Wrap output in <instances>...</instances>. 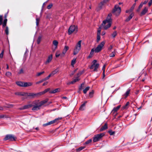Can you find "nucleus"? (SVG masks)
<instances>
[{
	"instance_id": "6e6d98bb",
	"label": "nucleus",
	"mask_w": 152,
	"mask_h": 152,
	"mask_svg": "<svg viewBox=\"0 0 152 152\" xmlns=\"http://www.w3.org/2000/svg\"><path fill=\"white\" fill-rule=\"evenodd\" d=\"M39 18H36V23L37 26H38L39 24Z\"/></svg>"
},
{
	"instance_id": "423d86ee",
	"label": "nucleus",
	"mask_w": 152,
	"mask_h": 152,
	"mask_svg": "<svg viewBox=\"0 0 152 152\" xmlns=\"http://www.w3.org/2000/svg\"><path fill=\"white\" fill-rule=\"evenodd\" d=\"M111 25V23L104 20L101 24V27L104 30H107L110 28Z\"/></svg>"
},
{
	"instance_id": "c03bdc74",
	"label": "nucleus",
	"mask_w": 152,
	"mask_h": 152,
	"mask_svg": "<svg viewBox=\"0 0 152 152\" xmlns=\"http://www.w3.org/2000/svg\"><path fill=\"white\" fill-rule=\"evenodd\" d=\"M85 147H81L77 149V151H80L85 148Z\"/></svg>"
},
{
	"instance_id": "ea45409f",
	"label": "nucleus",
	"mask_w": 152,
	"mask_h": 152,
	"mask_svg": "<svg viewBox=\"0 0 152 152\" xmlns=\"http://www.w3.org/2000/svg\"><path fill=\"white\" fill-rule=\"evenodd\" d=\"M130 91V89H128L126 91V93L124 95L126 97H127L129 94Z\"/></svg>"
},
{
	"instance_id": "cd10ccee",
	"label": "nucleus",
	"mask_w": 152,
	"mask_h": 152,
	"mask_svg": "<svg viewBox=\"0 0 152 152\" xmlns=\"http://www.w3.org/2000/svg\"><path fill=\"white\" fill-rule=\"evenodd\" d=\"M116 50H115L114 51L112 52L111 54L109 55V56L110 57H114L115 56V54L116 53Z\"/></svg>"
},
{
	"instance_id": "4468645a",
	"label": "nucleus",
	"mask_w": 152,
	"mask_h": 152,
	"mask_svg": "<svg viewBox=\"0 0 152 152\" xmlns=\"http://www.w3.org/2000/svg\"><path fill=\"white\" fill-rule=\"evenodd\" d=\"M134 15V13L132 12L130 15L125 20L126 22H128L133 17Z\"/></svg>"
},
{
	"instance_id": "c9c22d12",
	"label": "nucleus",
	"mask_w": 152,
	"mask_h": 152,
	"mask_svg": "<svg viewBox=\"0 0 152 152\" xmlns=\"http://www.w3.org/2000/svg\"><path fill=\"white\" fill-rule=\"evenodd\" d=\"M136 3H134L132 6L130 8V12H132L133 10H134V7L136 5Z\"/></svg>"
},
{
	"instance_id": "603ef678",
	"label": "nucleus",
	"mask_w": 152,
	"mask_h": 152,
	"mask_svg": "<svg viewBox=\"0 0 152 152\" xmlns=\"http://www.w3.org/2000/svg\"><path fill=\"white\" fill-rule=\"evenodd\" d=\"M109 0H103L101 2V4H102L103 3L104 4L108 2Z\"/></svg>"
},
{
	"instance_id": "a19ab883",
	"label": "nucleus",
	"mask_w": 152,
	"mask_h": 152,
	"mask_svg": "<svg viewBox=\"0 0 152 152\" xmlns=\"http://www.w3.org/2000/svg\"><path fill=\"white\" fill-rule=\"evenodd\" d=\"M92 141V140L91 139H90L88 140L86 142H85V144L86 145L90 143H91Z\"/></svg>"
},
{
	"instance_id": "1a4fd4ad",
	"label": "nucleus",
	"mask_w": 152,
	"mask_h": 152,
	"mask_svg": "<svg viewBox=\"0 0 152 152\" xmlns=\"http://www.w3.org/2000/svg\"><path fill=\"white\" fill-rule=\"evenodd\" d=\"M16 138L13 135L11 134H8L4 138V140H9L10 141H12L15 140Z\"/></svg>"
},
{
	"instance_id": "f257e3e1",
	"label": "nucleus",
	"mask_w": 152,
	"mask_h": 152,
	"mask_svg": "<svg viewBox=\"0 0 152 152\" xmlns=\"http://www.w3.org/2000/svg\"><path fill=\"white\" fill-rule=\"evenodd\" d=\"M32 109L33 110H37L40 109L41 107L39 101V100H35L31 102Z\"/></svg>"
},
{
	"instance_id": "bb28decb",
	"label": "nucleus",
	"mask_w": 152,
	"mask_h": 152,
	"mask_svg": "<svg viewBox=\"0 0 152 152\" xmlns=\"http://www.w3.org/2000/svg\"><path fill=\"white\" fill-rule=\"evenodd\" d=\"M28 96L34 98L36 96V94L33 93H29Z\"/></svg>"
},
{
	"instance_id": "f704fd0d",
	"label": "nucleus",
	"mask_w": 152,
	"mask_h": 152,
	"mask_svg": "<svg viewBox=\"0 0 152 152\" xmlns=\"http://www.w3.org/2000/svg\"><path fill=\"white\" fill-rule=\"evenodd\" d=\"M79 79L78 77H77L75 79H74L73 80L71 81V83L72 84H73L75 82L79 81Z\"/></svg>"
},
{
	"instance_id": "37998d69",
	"label": "nucleus",
	"mask_w": 152,
	"mask_h": 152,
	"mask_svg": "<svg viewBox=\"0 0 152 152\" xmlns=\"http://www.w3.org/2000/svg\"><path fill=\"white\" fill-rule=\"evenodd\" d=\"M94 93V91L93 90H92L91 92L89 93V96L91 98L92 97Z\"/></svg>"
},
{
	"instance_id": "e433bc0d",
	"label": "nucleus",
	"mask_w": 152,
	"mask_h": 152,
	"mask_svg": "<svg viewBox=\"0 0 152 152\" xmlns=\"http://www.w3.org/2000/svg\"><path fill=\"white\" fill-rule=\"evenodd\" d=\"M61 54L60 53L59 51H57L56 53V57L58 58L59 56H61Z\"/></svg>"
},
{
	"instance_id": "864d4df0",
	"label": "nucleus",
	"mask_w": 152,
	"mask_h": 152,
	"mask_svg": "<svg viewBox=\"0 0 152 152\" xmlns=\"http://www.w3.org/2000/svg\"><path fill=\"white\" fill-rule=\"evenodd\" d=\"M6 75L8 77L10 76L11 75V73L10 72H8L6 73Z\"/></svg>"
},
{
	"instance_id": "bf43d9fd",
	"label": "nucleus",
	"mask_w": 152,
	"mask_h": 152,
	"mask_svg": "<svg viewBox=\"0 0 152 152\" xmlns=\"http://www.w3.org/2000/svg\"><path fill=\"white\" fill-rule=\"evenodd\" d=\"M52 6L53 4H51L48 6L47 7V8L48 9H50L52 7Z\"/></svg>"
},
{
	"instance_id": "b1692460",
	"label": "nucleus",
	"mask_w": 152,
	"mask_h": 152,
	"mask_svg": "<svg viewBox=\"0 0 152 152\" xmlns=\"http://www.w3.org/2000/svg\"><path fill=\"white\" fill-rule=\"evenodd\" d=\"M16 84L18 85L19 86L24 87V82H20V81H18V82H16Z\"/></svg>"
},
{
	"instance_id": "2eb2a0df",
	"label": "nucleus",
	"mask_w": 152,
	"mask_h": 152,
	"mask_svg": "<svg viewBox=\"0 0 152 152\" xmlns=\"http://www.w3.org/2000/svg\"><path fill=\"white\" fill-rule=\"evenodd\" d=\"M60 89L59 88H57L54 90L50 91H49L50 94H55L60 91Z\"/></svg>"
},
{
	"instance_id": "5701e85b",
	"label": "nucleus",
	"mask_w": 152,
	"mask_h": 152,
	"mask_svg": "<svg viewBox=\"0 0 152 152\" xmlns=\"http://www.w3.org/2000/svg\"><path fill=\"white\" fill-rule=\"evenodd\" d=\"M54 123H55L54 122V121L53 120V121H51L47 123L43 124V126H46L48 125H50V124H54Z\"/></svg>"
},
{
	"instance_id": "393cba45",
	"label": "nucleus",
	"mask_w": 152,
	"mask_h": 152,
	"mask_svg": "<svg viewBox=\"0 0 152 152\" xmlns=\"http://www.w3.org/2000/svg\"><path fill=\"white\" fill-rule=\"evenodd\" d=\"M48 101V99H46L44 100H42L41 101L39 102V103L41 106L42 105H43L45 104Z\"/></svg>"
},
{
	"instance_id": "9d476101",
	"label": "nucleus",
	"mask_w": 152,
	"mask_h": 152,
	"mask_svg": "<svg viewBox=\"0 0 152 152\" xmlns=\"http://www.w3.org/2000/svg\"><path fill=\"white\" fill-rule=\"evenodd\" d=\"M69 49V47L68 46L65 45L64 46L62 53L61 54V57H63L64 56L65 54L66 53V51L68 50Z\"/></svg>"
},
{
	"instance_id": "4c0bfd02",
	"label": "nucleus",
	"mask_w": 152,
	"mask_h": 152,
	"mask_svg": "<svg viewBox=\"0 0 152 152\" xmlns=\"http://www.w3.org/2000/svg\"><path fill=\"white\" fill-rule=\"evenodd\" d=\"M42 37L41 36H39L37 40V42L38 44H39L41 41Z\"/></svg>"
},
{
	"instance_id": "6ab92c4d",
	"label": "nucleus",
	"mask_w": 152,
	"mask_h": 152,
	"mask_svg": "<svg viewBox=\"0 0 152 152\" xmlns=\"http://www.w3.org/2000/svg\"><path fill=\"white\" fill-rule=\"evenodd\" d=\"M33 84V83H32L31 82H24V87H28L29 86H31Z\"/></svg>"
},
{
	"instance_id": "f03ea898",
	"label": "nucleus",
	"mask_w": 152,
	"mask_h": 152,
	"mask_svg": "<svg viewBox=\"0 0 152 152\" xmlns=\"http://www.w3.org/2000/svg\"><path fill=\"white\" fill-rule=\"evenodd\" d=\"M82 40L79 41L76 44L74 49L73 50V54L76 55L78 53L81 48V43Z\"/></svg>"
},
{
	"instance_id": "338daca9",
	"label": "nucleus",
	"mask_w": 152,
	"mask_h": 152,
	"mask_svg": "<svg viewBox=\"0 0 152 152\" xmlns=\"http://www.w3.org/2000/svg\"><path fill=\"white\" fill-rule=\"evenodd\" d=\"M106 65H104L102 67V70H103V73L104 74L105 72V68Z\"/></svg>"
},
{
	"instance_id": "f3484780",
	"label": "nucleus",
	"mask_w": 152,
	"mask_h": 152,
	"mask_svg": "<svg viewBox=\"0 0 152 152\" xmlns=\"http://www.w3.org/2000/svg\"><path fill=\"white\" fill-rule=\"evenodd\" d=\"M107 124L106 123L105 124L104 126L102 127L100 129V131H103L104 130L107 129Z\"/></svg>"
},
{
	"instance_id": "4be33fe9",
	"label": "nucleus",
	"mask_w": 152,
	"mask_h": 152,
	"mask_svg": "<svg viewBox=\"0 0 152 152\" xmlns=\"http://www.w3.org/2000/svg\"><path fill=\"white\" fill-rule=\"evenodd\" d=\"M62 119V117H58L57 118H56L53 120L54 123H56L57 124L58 123L60 122V120H61Z\"/></svg>"
},
{
	"instance_id": "a18cd8bd",
	"label": "nucleus",
	"mask_w": 152,
	"mask_h": 152,
	"mask_svg": "<svg viewBox=\"0 0 152 152\" xmlns=\"http://www.w3.org/2000/svg\"><path fill=\"white\" fill-rule=\"evenodd\" d=\"M101 28L102 27H100L99 28H98V31H97V35H100V33H101Z\"/></svg>"
},
{
	"instance_id": "7ed1b4c3",
	"label": "nucleus",
	"mask_w": 152,
	"mask_h": 152,
	"mask_svg": "<svg viewBox=\"0 0 152 152\" xmlns=\"http://www.w3.org/2000/svg\"><path fill=\"white\" fill-rule=\"evenodd\" d=\"M99 66V64L97 63V61L94 60L92 62V65L90 67V68L91 69H93V71L94 72L97 71Z\"/></svg>"
},
{
	"instance_id": "0eeeda50",
	"label": "nucleus",
	"mask_w": 152,
	"mask_h": 152,
	"mask_svg": "<svg viewBox=\"0 0 152 152\" xmlns=\"http://www.w3.org/2000/svg\"><path fill=\"white\" fill-rule=\"evenodd\" d=\"M78 31L77 27L75 25H71L68 29V34L69 35L71 34L73 32H77Z\"/></svg>"
},
{
	"instance_id": "09e8293b",
	"label": "nucleus",
	"mask_w": 152,
	"mask_h": 152,
	"mask_svg": "<svg viewBox=\"0 0 152 152\" xmlns=\"http://www.w3.org/2000/svg\"><path fill=\"white\" fill-rule=\"evenodd\" d=\"M4 50H3L2 51L1 53L0 54V58H3V55H4Z\"/></svg>"
},
{
	"instance_id": "72a5a7b5",
	"label": "nucleus",
	"mask_w": 152,
	"mask_h": 152,
	"mask_svg": "<svg viewBox=\"0 0 152 152\" xmlns=\"http://www.w3.org/2000/svg\"><path fill=\"white\" fill-rule=\"evenodd\" d=\"M5 33L7 35H8L9 34V28L7 26H6L5 29Z\"/></svg>"
},
{
	"instance_id": "79ce46f5",
	"label": "nucleus",
	"mask_w": 152,
	"mask_h": 152,
	"mask_svg": "<svg viewBox=\"0 0 152 152\" xmlns=\"http://www.w3.org/2000/svg\"><path fill=\"white\" fill-rule=\"evenodd\" d=\"M94 52H95V50H94V48H93L91 49L90 53V55H91V56H92L93 55Z\"/></svg>"
},
{
	"instance_id": "20e7f679",
	"label": "nucleus",
	"mask_w": 152,
	"mask_h": 152,
	"mask_svg": "<svg viewBox=\"0 0 152 152\" xmlns=\"http://www.w3.org/2000/svg\"><path fill=\"white\" fill-rule=\"evenodd\" d=\"M104 135L105 134L104 133L94 135L93 140V142H96L100 140Z\"/></svg>"
},
{
	"instance_id": "c85d7f7f",
	"label": "nucleus",
	"mask_w": 152,
	"mask_h": 152,
	"mask_svg": "<svg viewBox=\"0 0 152 152\" xmlns=\"http://www.w3.org/2000/svg\"><path fill=\"white\" fill-rule=\"evenodd\" d=\"M90 87L88 86L86 87L83 90V93L84 94H86L87 92V91L89 90L90 89Z\"/></svg>"
},
{
	"instance_id": "49530a36",
	"label": "nucleus",
	"mask_w": 152,
	"mask_h": 152,
	"mask_svg": "<svg viewBox=\"0 0 152 152\" xmlns=\"http://www.w3.org/2000/svg\"><path fill=\"white\" fill-rule=\"evenodd\" d=\"M23 93L22 92H19L18 93H16L15 94L18 95H20L22 96H23Z\"/></svg>"
},
{
	"instance_id": "f8f14e48",
	"label": "nucleus",
	"mask_w": 152,
	"mask_h": 152,
	"mask_svg": "<svg viewBox=\"0 0 152 152\" xmlns=\"http://www.w3.org/2000/svg\"><path fill=\"white\" fill-rule=\"evenodd\" d=\"M53 44L55 46L54 49L52 48L53 51L54 52L57 48L58 42L57 40H55L53 41Z\"/></svg>"
},
{
	"instance_id": "dca6fc26",
	"label": "nucleus",
	"mask_w": 152,
	"mask_h": 152,
	"mask_svg": "<svg viewBox=\"0 0 152 152\" xmlns=\"http://www.w3.org/2000/svg\"><path fill=\"white\" fill-rule=\"evenodd\" d=\"M112 16V14L111 13H110L108 14V15L107 18L105 21H109L111 23L112 22V20L111 19V17Z\"/></svg>"
},
{
	"instance_id": "e2e57ef3",
	"label": "nucleus",
	"mask_w": 152,
	"mask_h": 152,
	"mask_svg": "<svg viewBox=\"0 0 152 152\" xmlns=\"http://www.w3.org/2000/svg\"><path fill=\"white\" fill-rule=\"evenodd\" d=\"M29 93H23V96H28Z\"/></svg>"
},
{
	"instance_id": "7c9ffc66",
	"label": "nucleus",
	"mask_w": 152,
	"mask_h": 152,
	"mask_svg": "<svg viewBox=\"0 0 152 152\" xmlns=\"http://www.w3.org/2000/svg\"><path fill=\"white\" fill-rule=\"evenodd\" d=\"M120 106L119 105L116 107H114L113 110V111L116 112L120 108Z\"/></svg>"
},
{
	"instance_id": "a211bd4d",
	"label": "nucleus",
	"mask_w": 152,
	"mask_h": 152,
	"mask_svg": "<svg viewBox=\"0 0 152 152\" xmlns=\"http://www.w3.org/2000/svg\"><path fill=\"white\" fill-rule=\"evenodd\" d=\"M59 71V69L58 68H56V69H55L54 70L52 71L51 73L50 74L51 75L53 76L54 75L56 74Z\"/></svg>"
},
{
	"instance_id": "9b49d317",
	"label": "nucleus",
	"mask_w": 152,
	"mask_h": 152,
	"mask_svg": "<svg viewBox=\"0 0 152 152\" xmlns=\"http://www.w3.org/2000/svg\"><path fill=\"white\" fill-rule=\"evenodd\" d=\"M53 58V55L51 54L48 56L46 61L45 62V64H48L50 62Z\"/></svg>"
},
{
	"instance_id": "ddd939ff",
	"label": "nucleus",
	"mask_w": 152,
	"mask_h": 152,
	"mask_svg": "<svg viewBox=\"0 0 152 152\" xmlns=\"http://www.w3.org/2000/svg\"><path fill=\"white\" fill-rule=\"evenodd\" d=\"M148 8L147 7H145L144 9L142 10L141 13L140 15L141 16L144 15L148 12Z\"/></svg>"
},
{
	"instance_id": "6e6552de",
	"label": "nucleus",
	"mask_w": 152,
	"mask_h": 152,
	"mask_svg": "<svg viewBox=\"0 0 152 152\" xmlns=\"http://www.w3.org/2000/svg\"><path fill=\"white\" fill-rule=\"evenodd\" d=\"M105 42V41L102 42L96 48H94L95 53H97L100 52L102 50V47L104 45Z\"/></svg>"
},
{
	"instance_id": "0e129e2a",
	"label": "nucleus",
	"mask_w": 152,
	"mask_h": 152,
	"mask_svg": "<svg viewBox=\"0 0 152 152\" xmlns=\"http://www.w3.org/2000/svg\"><path fill=\"white\" fill-rule=\"evenodd\" d=\"M109 133L110 135H113L115 134V132H114L110 131H109Z\"/></svg>"
},
{
	"instance_id": "c756f323",
	"label": "nucleus",
	"mask_w": 152,
	"mask_h": 152,
	"mask_svg": "<svg viewBox=\"0 0 152 152\" xmlns=\"http://www.w3.org/2000/svg\"><path fill=\"white\" fill-rule=\"evenodd\" d=\"M117 32L116 31H115L113 33L111 34L112 37L113 38H115L117 35Z\"/></svg>"
},
{
	"instance_id": "774afa93",
	"label": "nucleus",
	"mask_w": 152,
	"mask_h": 152,
	"mask_svg": "<svg viewBox=\"0 0 152 152\" xmlns=\"http://www.w3.org/2000/svg\"><path fill=\"white\" fill-rule=\"evenodd\" d=\"M143 4V3L142 2H141L139 6L138 7L139 8V9H141L142 7Z\"/></svg>"
},
{
	"instance_id": "3c124183",
	"label": "nucleus",
	"mask_w": 152,
	"mask_h": 152,
	"mask_svg": "<svg viewBox=\"0 0 152 152\" xmlns=\"http://www.w3.org/2000/svg\"><path fill=\"white\" fill-rule=\"evenodd\" d=\"M44 73H45L44 71H43V72H38L36 76H40V75H41L43 74Z\"/></svg>"
},
{
	"instance_id": "8fccbe9b",
	"label": "nucleus",
	"mask_w": 152,
	"mask_h": 152,
	"mask_svg": "<svg viewBox=\"0 0 152 152\" xmlns=\"http://www.w3.org/2000/svg\"><path fill=\"white\" fill-rule=\"evenodd\" d=\"M3 16L2 15H0V26L2 23Z\"/></svg>"
},
{
	"instance_id": "680f3d73",
	"label": "nucleus",
	"mask_w": 152,
	"mask_h": 152,
	"mask_svg": "<svg viewBox=\"0 0 152 152\" xmlns=\"http://www.w3.org/2000/svg\"><path fill=\"white\" fill-rule=\"evenodd\" d=\"M13 105L12 104H7V106L6 107L8 108H11L12 107H13Z\"/></svg>"
},
{
	"instance_id": "473e14b6",
	"label": "nucleus",
	"mask_w": 152,
	"mask_h": 152,
	"mask_svg": "<svg viewBox=\"0 0 152 152\" xmlns=\"http://www.w3.org/2000/svg\"><path fill=\"white\" fill-rule=\"evenodd\" d=\"M104 4L103 3L102 4H101V2L99 4V7H98V8H97V10L98 11V10H100V9H101L102 8V6Z\"/></svg>"
},
{
	"instance_id": "de8ad7c7",
	"label": "nucleus",
	"mask_w": 152,
	"mask_h": 152,
	"mask_svg": "<svg viewBox=\"0 0 152 152\" xmlns=\"http://www.w3.org/2000/svg\"><path fill=\"white\" fill-rule=\"evenodd\" d=\"M44 94V93L43 91L41 92H40L39 93L36 94V96H41V95H42Z\"/></svg>"
},
{
	"instance_id": "39448f33",
	"label": "nucleus",
	"mask_w": 152,
	"mask_h": 152,
	"mask_svg": "<svg viewBox=\"0 0 152 152\" xmlns=\"http://www.w3.org/2000/svg\"><path fill=\"white\" fill-rule=\"evenodd\" d=\"M121 8L117 5L115 6L114 8L112 11V13L116 16H118L121 13Z\"/></svg>"
},
{
	"instance_id": "13d9d810",
	"label": "nucleus",
	"mask_w": 152,
	"mask_h": 152,
	"mask_svg": "<svg viewBox=\"0 0 152 152\" xmlns=\"http://www.w3.org/2000/svg\"><path fill=\"white\" fill-rule=\"evenodd\" d=\"M45 81V80L44 79H43L42 80H40V81H39L37 82L36 83V84H39V83H41L42 82H43V81Z\"/></svg>"
},
{
	"instance_id": "412c9836",
	"label": "nucleus",
	"mask_w": 152,
	"mask_h": 152,
	"mask_svg": "<svg viewBox=\"0 0 152 152\" xmlns=\"http://www.w3.org/2000/svg\"><path fill=\"white\" fill-rule=\"evenodd\" d=\"M7 20V19H5L2 23V27L4 28L6 27Z\"/></svg>"
},
{
	"instance_id": "4d7b16f0",
	"label": "nucleus",
	"mask_w": 152,
	"mask_h": 152,
	"mask_svg": "<svg viewBox=\"0 0 152 152\" xmlns=\"http://www.w3.org/2000/svg\"><path fill=\"white\" fill-rule=\"evenodd\" d=\"M51 76H52L50 74L48 76L44 78V79L45 80H46L48 79Z\"/></svg>"
},
{
	"instance_id": "052dcab7",
	"label": "nucleus",
	"mask_w": 152,
	"mask_h": 152,
	"mask_svg": "<svg viewBox=\"0 0 152 152\" xmlns=\"http://www.w3.org/2000/svg\"><path fill=\"white\" fill-rule=\"evenodd\" d=\"M50 90V88H48L46 89H45L44 91V94H45V93H46L48 91H49Z\"/></svg>"
},
{
	"instance_id": "5fc2aeb1",
	"label": "nucleus",
	"mask_w": 152,
	"mask_h": 152,
	"mask_svg": "<svg viewBox=\"0 0 152 152\" xmlns=\"http://www.w3.org/2000/svg\"><path fill=\"white\" fill-rule=\"evenodd\" d=\"M100 39V35H97V42H98Z\"/></svg>"
},
{
	"instance_id": "69168bd1",
	"label": "nucleus",
	"mask_w": 152,
	"mask_h": 152,
	"mask_svg": "<svg viewBox=\"0 0 152 152\" xmlns=\"http://www.w3.org/2000/svg\"><path fill=\"white\" fill-rule=\"evenodd\" d=\"M23 73V71L22 69H21L19 72H18V74H21Z\"/></svg>"
},
{
	"instance_id": "aec40b11",
	"label": "nucleus",
	"mask_w": 152,
	"mask_h": 152,
	"mask_svg": "<svg viewBox=\"0 0 152 152\" xmlns=\"http://www.w3.org/2000/svg\"><path fill=\"white\" fill-rule=\"evenodd\" d=\"M24 107L25 109L32 107L31 102L29 103L28 104L24 106Z\"/></svg>"
},
{
	"instance_id": "58836bf2",
	"label": "nucleus",
	"mask_w": 152,
	"mask_h": 152,
	"mask_svg": "<svg viewBox=\"0 0 152 152\" xmlns=\"http://www.w3.org/2000/svg\"><path fill=\"white\" fill-rule=\"evenodd\" d=\"M129 104V102H127L125 104V105L123 106V108L124 109H127L128 107V106Z\"/></svg>"
},
{
	"instance_id": "2f4dec72",
	"label": "nucleus",
	"mask_w": 152,
	"mask_h": 152,
	"mask_svg": "<svg viewBox=\"0 0 152 152\" xmlns=\"http://www.w3.org/2000/svg\"><path fill=\"white\" fill-rule=\"evenodd\" d=\"M76 58H73L72 61L71 62V65L73 66H74V65L76 63Z\"/></svg>"
},
{
	"instance_id": "a878e982",
	"label": "nucleus",
	"mask_w": 152,
	"mask_h": 152,
	"mask_svg": "<svg viewBox=\"0 0 152 152\" xmlns=\"http://www.w3.org/2000/svg\"><path fill=\"white\" fill-rule=\"evenodd\" d=\"M86 102H85L83 104L80 108V110H83L84 109V107L85 106L86 104Z\"/></svg>"
}]
</instances>
